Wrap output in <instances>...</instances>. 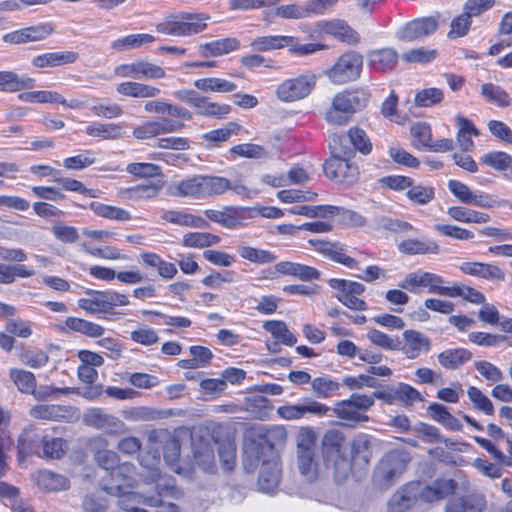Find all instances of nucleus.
<instances>
[{"label": "nucleus", "mask_w": 512, "mask_h": 512, "mask_svg": "<svg viewBox=\"0 0 512 512\" xmlns=\"http://www.w3.org/2000/svg\"><path fill=\"white\" fill-rule=\"evenodd\" d=\"M168 190L172 196L193 199L216 197L228 191L244 199H253L259 194V190L247 186L242 178L230 180L216 175H194L170 184Z\"/></svg>", "instance_id": "f257e3e1"}, {"label": "nucleus", "mask_w": 512, "mask_h": 512, "mask_svg": "<svg viewBox=\"0 0 512 512\" xmlns=\"http://www.w3.org/2000/svg\"><path fill=\"white\" fill-rule=\"evenodd\" d=\"M261 464L258 479L259 489L273 492L280 482V467L272 445L251 442L245 445L243 466L247 472H254Z\"/></svg>", "instance_id": "f03ea898"}, {"label": "nucleus", "mask_w": 512, "mask_h": 512, "mask_svg": "<svg viewBox=\"0 0 512 512\" xmlns=\"http://www.w3.org/2000/svg\"><path fill=\"white\" fill-rule=\"evenodd\" d=\"M452 479L436 480L431 486L411 482L396 491L388 502L389 512H405L417 502H433L445 498L455 491Z\"/></svg>", "instance_id": "7ed1b4c3"}, {"label": "nucleus", "mask_w": 512, "mask_h": 512, "mask_svg": "<svg viewBox=\"0 0 512 512\" xmlns=\"http://www.w3.org/2000/svg\"><path fill=\"white\" fill-rule=\"evenodd\" d=\"M321 463L324 470L330 471L336 481L347 478L351 462L347 456L344 435L338 430L327 431L321 443Z\"/></svg>", "instance_id": "20e7f679"}, {"label": "nucleus", "mask_w": 512, "mask_h": 512, "mask_svg": "<svg viewBox=\"0 0 512 512\" xmlns=\"http://www.w3.org/2000/svg\"><path fill=\"white\" fill-rule=\"evenodd\" d=\"M344 136L333 135L330 139L329 145L332 150L331 157L325 162L323 169L325 175L341 184H353L359 175L358 167L351 163L350 158L353 156V151L342 144Z\"/></svg>", "instance_id": "39448f33"}, {"label": "nucleus", "mask_w": 512, "mask_h": 512, "mask_svg": "<svg viewBox=\"0 0 512 512\" xmlns=\"http://www.w3.org/2000/svg\"><path fill=\"white\" fill-rule=\"evenodd\" d=\"M141 465L146 470L142 474L143 481L146 483H155L157 489L156 496L148 497L146 505L155 507L156 512H180V508L171 501L166 499H180L183 495L182 491L176 486L175 480L163 477L156 466L149 467L145 464L144 459Z\"/></svg>", "instance_id": "423d86ee"}, {"label": "nucleus", "mask_w": 512, "mask_h": 512, "mask_svg": "<svg viewBox=\"0 0 512 512\" xmlns=\"http://www.w3.org/2000/svg\"><path fill=\"white\" fill-rule=\"evenodd\" d=\"M210 16L205 13H190L186 11H173L166 14L158 22L155 29L158 33L175 36L187 37L204 31L207 27V21Z\"/></svg>", "instance_id": "0eeeda50"}, {"label": "nucleus", "mask_w": 512, "mask_h": 512, "mask_svg": "<svg viewBox=\"0 0 512 512\" xmlns=\"http://www.w3.org/2000/svg\"><path fill=\"white\" fill-rule=\"evenodd\" d=\"M149 452L153 453V460L159 463L160 453L163 454L166 464L177 474H186L179 465L180 443L167 429H153L147 433Z\"/></svg>", "instance_id": "6e6552de"}, {"label": "nucleus", "mask_w": 512, "mask_h": 512, "mask_svg": "<svg viewBox=\"0 0 512 512\" xmlns=\"http://www.w3.org/2000/svg\"><path fill=\"white\" fill-rule=\"evenodd\" d=\"M366 103L365 95L361 97L355 92H339L332 98L331 106L325 113V119L332 125H346L359 109L366 106Z\"/></svg>", "instance_id": "1a4fd4ad"}, {"label": "nucleus", "mask_w": 512, "mask_h": 512, "mask_svg": "<svg viewBox=\"0 0 512 512\" xmlns=\"http://www.w3.org/2000/svg\"><path fill=\"white\" fill-rule=\"evenodd\" d=\"M374 405L372 396L366 394H352L348 399L337 401L332 411L334 415L349 427L367 422L369 417L365 414Z\"/></svg>", "instance_id": "9d476101"}, {"label": "nucleus", "mask_w": 512, "mask_h": 512, "mask_svg": "<svg viewBox=\"0 0 512 512\" xmlns=\"http://www.w3.org/2000/svg\"><path fill=\"white\" fill-rule=\"evenodd\" d=\"M363 69V57L356 51L340 55L333 66L326 71L329 80L337 85L356 81Z\"/></svg>", "instance_id": "9b49d317"}, {"label": "nucleus", "mask_w": 512, "mask_h": 512, "mask_svg": "<svg viewBox=\"0 0 512 512\" xmlns=\"http://www.w3.org/2000/svg\"><path fill=\"white\" fill-rule=\"evenodd\" d=\"M316 82V74L306 71L303 74L281 82L276 89V95L282 102H295L309 96L315 88Z\"/></svg>", "instance_id": "f8f14e48"}, {"label": "nucleus", "mask_w": 512, "mask_h": 512, "mask_svg": "<svg viewBox=\"0 0 512 512\" xmlns=\"http://www.w3.org/2000/svg\"><path fill=\"white\" fill-rule=\"evenodd\" d=\"M328 285L336 291L335 297L347 308L357 311H364L367 309L366 302L359 298L365 292V286L362 283L331 278Z\"/></svg>", "instance_id": "ddd939ff"}, {"label": "nucleus", "mask_w": 512, "mask_h": 512, "mask_svg": "<svg viewBox=\"0 0 512 512\" xmlns=\"http://www.w3.org/2000/svg\"><path fill=\"white\" fill-rule=\"evenodd\" d=\"M440 15L416 18L403 25L396 33L399 40L413 42L433 34L439 26Z\"/></svg>", "instance_id": "4468645a"}, {"label": "nucleus", "mask_w": 512, "mask_h": 512, "mask_svg": "<svg viewBox=\"0 0 512 512\" xmlns=\"http://www.w3.org/2000/svg\"><path fill=\"white\" fill-rule=\"evenodd\" d=\"M108 475L109 479L103 485L108 494H122L125 489L134 488L138 482L135 466L130 462L119 464Z\"/></svg>", "instance_id": "2eb2a0df"}, {"label": "nucleus", "mask_w": 512, "mask_h": 512, "mask_svg": "<svg viewBox=\"0 0 512 512\" xmlns=\"http://www.w3.org/2000/svg\"><path fill=\"white\" fill-rule=\"evenodd\" d=\"M181 121L171 120L169 118H155L136 126L132 134L138 140H147L162 134L179 132L184 128Z\"/></svg>", "instance_id": "dca6fc26"}, {"label": "nucleus", "mask_w": 512, "mask_h": 512, "mask_svg": "<svg viewBox=\"0 0 512 512\" xmlns=\"http://www.w3.org/2000/svg\"><path fill=\"white\" fill-rule=\"evenodd\" d=\"M405 469L404 459L398 453L386 454L376 467L373 480L380 487L391 485L394 478Z\"/></svg>", "instance_id": "f3484780"}, {"label": "nucleus", "mask_w": 512, "mask_h": 512, "mask_svg": "<svg viewBox=\"0 0 512 512\" xmlns=\"http://www.w3.org/2000/svg\"><path fill=\"white\" fill-rule=\"evenodd\" d=\"M30 415L41 420L72 422L79 419L80 412L69 405L39 404L30 409Z\"/></svg>", "instance_id": "a211bd4d"}, {"label": "nucleus", "mask_w": 512, "mask_h": 512, "mask_svg": "<svg viewBox=\"0 0 512 512\" xmlns=\"http://www.w3.org/2000/svg\"><path fill=\"white\" fill-rule=\"evenodd\" d=\"M447 185L449 191L464 204L475 205L480 208H493L497 204V201L488 194L484 192L476 194L461 181L449 180Z\"/></svg>", "instance_id": "6ab92c4d"}, {"label": "nucleus", "mask_w": 512, "mask_h": 512, "mask_svg": "<svg viewBox=\"0 0 512 512\" xmlns=\"http://www.w3.org/2000/svg\"><path fill=\"white\" fill-rule=\"evenodd\" d=\"M331 409L316 400L313 399H305V401L301 404L297 405H285L281 406L277 409V414L285 420H299L303 418L306 414H312L316 416H324Z\"/></svg>", "instance_id": "aec40b11"}, {"label": "nucleus", "mask_w": 512, "mask_h": 512, "mask_svg": "<svg viewBox=\"0 0 512 512\" xmlns=\"http://www.w3.org/2000/svg\"><path fill=\"white\" fill-rule=\"evenodd\" d=\"M431 348L430 339L417 330H405L403 332V342L400 341L398 350L406 356L407 359H417L422 353H427Z\"/></svg>", "instance_id": "412c9836"}, {"label": "nucleus", "mask_w": 512, "mask_h": 512, "mask_svg": "<svg viewBox=\"0 0 512 512\" xmlns=\"http://www.w3.org/2000/svg\"><path fill=\"white\" fill-rule=\"evenodd\" d=\"M486 500L482 494H469L464 497L450 499L445 507L446 512H482ZM501 512H512V502L508 503Z\"/></svg>", "instance_id": "4be33fe9"}, {"label": "nucleus", "mask_w": 512, "mask_h": 512, "mask_svg": "<svg viewBox=\"0 0 512 512\" xmlns=\"http://www.w3.org/2000/svg\"><path fill=\"white\" fill-rule=\"evenodd\" d=\"M318 30L322 33L332 35L341 42L349 45H353L359 42L360 36L358 32L352 29L343 20H332V21H319L316 24Z\"/></svg>", "instance_id": "5701e85b"}, {"label": "nucleus", "mask_w": 512, "mask_h": 512, "mask_svg": "<svg viewBox=\"0 0 512 512\" xmlns=\"http://www.w3.org/2000/svg\"><path fill=\"white\" fill-rule=\"evenodd\" d=\"M245 209L236 206H226L222 210L206 209L205 216L225 228L235 229L244 220Z\"/></svg>", "instance_id": "b1692460"}, {"label": "nucleus", "mask_w": 512, "mask_h": 512, "mask_svg": "<svg viewBox=\"0 0 512 512\" xmlns=\"http://www.w3.org/2000/svg\"><path fill=\"white\" fill-rule=\"evenodd\" d=\"M296 467L301 477L312 483L324 474L321 461L315 453L296 455Z\"/></svg>", "instance_id": "393cba45"}, {"label": "nucleus", "mask_w": 512, "mask_h": 512, "mask_svg": "<svg viewBox=\"0 0 512 512\" xmlns=\"http://www.w3.org/2000/svg\"><path fill=\"white\" fill-rule=\"evenodd\" d=\"M460 270L467 275L490 281H502L505 278V272L500 267L488 263L463 262Z\"/></svg>", "instance_id": "a878e982"}, {"label": "nucleus", "mask_w": 512, "mask_h": 512, "mask_svg": "<svg viewBox=\"0 0 512 512\" xmlns=\"http://www.w3.org/2000/svg\"><path fill=\"white\" fill-rule=\"evenodd\" d=\"M79 59V53L75 51L48 52L32 59V65L36 68L57 67L75 63Z\"/></svg>", "instance_id": "bb28decb"}, {"label": "nucleus", "mask_w": 512, "mask_h": 512, "mask_svg": "<svg viewBox=\"0 0 512 512\" xmlns=\"http://www.w3.org/2000/svg\"><path fill=\"white\" fill-rule=\"evenodd\" d=\"M118 94L131 98H156L161 90L158 87L136 81H125L116 85Z\"/></svg>", "instance_id": "cd10ccee"}, {"label": "nucleus", "mask_w": 512, "mask_h": 512, "mask_svg": "<svg viewBox=\"0 0 512 512\" xmlns=\"http://www.w3.org/2000/svg\"><path fill=\"white\" fill-rule=\"evenodd\" d=\"M368 65L376 71H388L398 62V53L395 49L387 47L375 49L367 54Z\"/></svg>", "instance_id": "c85d7f7f"}, {"label": "nucleus", "mask_w": 512, "mask_h": 512, "mask_svg": "<svg viewBox=\"0 0 512 512\" xmlns=\"http://www.w3.org/2000/svg\"><path fill=\"white\" fill-rule=\"evenodd\" d=\"M162 219L171 224L192 227L197 229H206L209 222L202 218L182 210H166L162 214Z\"/></svg>", "instance_id": "c756f323"}, {"label": "nucleus", "mask_w": 512, "mask_h": 512, "mask_svg": "<svg viewBox=\"0 0 512 512\" xmlns=\"http://www.w3.org/2000/svg\"><path fill=\"white\" fill-rule=\"evenodd\" d=\"M240 48V42L236 38H223L215 41L200 44L198 52L201 56L216 57L236 51Z\"/></svg>", "instance_id": "7c9ffc66"}, {"label": "nucleus", "mask_w": 512, "mask_h": 512, "mask_svg": "<svg viewBox=\"0 0 512 512\" xmlns=\"http://www.w3.org/2000/svg\"><path fill=\"white\" fill-rule=\"evenodd\" d=\"M35 86V79L19 75L12 70L0 71V89L8 92H18L24 89H32Z\"/></svg>", "instance_id": "2f4dec72"}, {"label": "nucleus", "mask_w": 512, "mask_h": 512, "mask_svg": "<svg viewBox=\"0 0 512 512\" xmlns=\"http://www.w3.org/2000/svg\"><path fill=\"white\" fill-rule=\"evenodd\" d=\"M398 250L406 255H423L438 254L440 248L436 242L429 239L409 238L398 243Z\"/></svg>", "instance_id": "473e14b6"}, {"label": "nucleus", "mask_w": 512, "mask_h": 512, "mask_svg": "<svg viewBox=\"0 0 512 512\" xmlns=\"http://www.w3.org/2000/svg\"><path fill=\"white\" fill-rule=\"evenodd\" d=\"M195 464L205 473L214 474L217 470L215 464L214 447L210 442L193 443Z\"/></svg>", "instance_id": "72a5a7b5"}, {"label": "nucleus", "mask_w": 512, "mask_h": 512, "mask_svg": "<svg viewBox=\"0 0 512 512\" xmlns=\"http://www.w3.org/2000/svg\"><path fill=\"white\" fill-rule=\"evenodd\" d=\"M192 107L195 109L196 114L206 117L222 118L231 111L229 105L213 102L208 97L201 94H198Z\"/></svg>", "instance_id": "f704fd0d"}, {"label": "nucleus", "mask_w": 512, "mask_h": 512, "mask_svg": "<svg viewBox=\"0 0 512 512\" xmlns=\"http://www.w3.org/2000/svg\"><path fill=\"white\" fill-rule=\"evenodd\" d=\"M85 133L101 140H117L122 137V127L116 123L92 122L85 127Z\"/></svg>", "instance_id": "c9c22d12"}, {"label": "nucleus", "mask_w": 512, "mask_h": 512, "mask_svg": "<svg viewBox=\"0 0 512 512\" xmlns=\"http://www.w3.org/2000/svg\"><path fill=\"white\" fill-rule=\"evenodd\" d=\"M37 486L44 491H59L68 488L66 477L48 470L38 471L35 475Z\"/></svg>", "instance_id": "e433bc0d"}, {"label": "nucleus", "mask_w": 512, "mask_h": 512, "mask_svg": "<svg viewBox=\"0 0 512 512\" xmlns=\"http://www.w3.org/2000/svg\"><path fill=\"white\" fill-rule=\"evenodd\" d=\"M457 143L462 151H471L474 147V142L471 136H478L479 130L474 124L463 116H458L457 119Z\"/></svg>", "instance_id": "4c0bfd02"}, {"label": "nucleus", "mask_w": 512, "mask_h": 512, "mask_svg": "<svg viewBox=\"0 0 512 512\" xmlns=\"http://www.w3.org/2000/svg\"><path fill=\"white\" fill-rule=\"evenodd\" d=\"M293 43L292 36L267 35L255 38L250 46L255 51L265 52L274 49H281Z\"/></svg>", "instance_id": "58836bf2"}, {"label": "nucleus", "mask_w": 512, "mask_h": 512, "mask_svg": "<svg viewBox=\"0 0 512 512\" xmlns=\"http://www.w3.org/2000/svg\"><path fill=\"white\" fill-rule=\"evenodd\" d=\"M89 208L96 216L108 220L125 222L131 219V215L127 210L98 201L91 202Z\"/></svg>", "instance_id": "ea45409f"}, {"label": "nucleus", "mask_w": 512, "mask_h": 512, "mask_svg": "<svg viewBox=\"0 0 512 512\" xmlns=\"http://www.w3.org/2000/svg\"><path fill=\"white\" fill-rule=\"evenodd\" d=\"M155 40L153 35L147 33L130 34L112 41L110 46L115 51H126L153 43Z\"/></svg>", "instance_id": "a19ab883"}, {"label": "nucleus", "mask_w": 512, "mask_h": 512, "mask_svg": "<svg viewBox=\"0 0 512 512\" xmlns=\"http://www.w3.org/2000/svg\"><path fill=\"white\" fill-rule=\"evenodd\" d=\"M264 330L269 332L273 338L281 344L287 346H294L297 342V337L289 330L288 326L283 321L268 320L263 324Z\"/></svg>", "instance_id": "79ce46f5"}, {"label": "nucleus", "mask_w": 512, "mask_h": 512, "mask_svg": "<svg viewBox=\"0 0 512 512\" xmlns=\"http://www.w3.org/2000/svg\"><path fill=\"white\" fill-rule=\"evenodd\" d=\"M472 357L469 350L464 348L447 349L438 355V362L446 369H457Z\"/></svg>", "instance_id": "37998d69"}, {"label": "nucleus", "mask_w": 512, "mask_h": 512, "mask_svg": "<svg viewBox=\"0 0 512 512\" xmlns=\"http://www.w3.org/2000/svg\"><path fill=\"white\" fill-rule=\"evenodd\" d=\"M447 214L452 219L463 223L484 224L490 220V216L488 214L462 206H453L448 208Z\"/></svg>", "instance_id": "c03bdc74"}, {"label": "nucleus", "mask_w": 512, "mask_h": 512, "mask_svg": "<svg viewBox=\"0 0 512 512\" xmlns=\"http://www.w3.org/2000/svg\"><path fill=\"white\" fill-rule=\"evenodd\" d=\"M221 238L209 232H189L184 234L182 245L189 248H207L220 243Z\"/></svg>", "instance_id": "a18cd8bd"}, {"label": "nucleus", "mask_w": 512, "mask_h": 512, "mask_svg": "<svg viewBox=\"0 0 512 512\" xmlns=\"http://www.w3.org/2000/svg\"><path fill=\"white\" fill-rule=\"evenodd\" d=\"M65 324L70 330L82 333L91 338L101 337L105 332V329L101 325L77 317H68Z\"/></svg>", "instance_id": "49530a36"}, {"label": "nucleus", "mask_w": 512, "mask_h": 512, "mask_svg": "<svg viewBox=\"0 0 512 512\" xmlns=\"http://www.w3.org/2000/svg\"><path fill=\"white\" fill-rule=\"evenodd\" d=\"M194 86L204 92L229 93L236 90L237 85L222 78L209 77L194 81Z\"/></svg>", "instance_id": "de8ad7c7"}, {"label": "nucleus", "mask_w": 512, "mask_h": 512, "mask_svg": "<svg viewBox=\"0 0 512 512\" xmlns=\"http://www.w3.org/2000/svg\"><path fill=\"white\" fill-rule=\"evenodd\" d=\"M481 95L500 108L508 107L511 103L509 94L501 86L493 83L482 84Z\"/></svg>", "instance_id": "09e8293b"}, {"label": "nucleus", "mask_w": 512, "mask_h": 512, "mask_svg": "<svg viewBox=\"0 0 512 512\" xmlns=\"http://www.w3.org/2000/svg\"><path fill=\"white\" fill-rule=\"evenodd\" d=\"M338 210V207L332 205H302L292 207L288 211L294 215H303L310 218H326L335 215Z\"/></svg>", "instance_id": "8fccbe9b"}, {"label": "nucleus", "mask_w": 512, "mask_h": 512, "mask_svg": "<svg viewBox=\"0 0 512 512\" xmlns=\"http://www.w3.org/2000/svg\"><path fill=\"white\" fill-rule=\"evenodd\" d=\"M237 251L240 257L256 264H269L277 259V256L269 250L257 249L247 245H239Z\"/></svg>", "instance_id": "3c124183"}, {"label": "nucleus", "mask_w": 512, "mask_h": 512, "mask_svg": "<svg viewBox=\"0 0 512 512\" xmlns=\"http://www.w3.org/2000/svg\"><path fill=\"white\" fill-rule=\"evenodd\" d=\"M10 379L22 393L32 394L36 388L35 375L23 369H11L9 372Z\"/></svg>", "instance_id": "603ef678"}, {"label": "nucleus", "mask_w": 512, "mask_h": 512, "mask_svg": "<svg viewBox=\"0 0 512 512\" xmlns=\"http://www.w3.org/2000/svg\"><path fill=\"white\" fill-rule=\"evenodd\" d=\"M18 99L27 103H64V97L55 91L39 90L23 92Z\"/></svg>", "instance_id": "864d4df0"}, {"label": "nucleus", "mask_w": 512, "mask_h": 512, "mask_svg": "<svg viewBox=\"0 0 512 512\" xmlns=\"http://www.w3.org/2000/svg\"><path fill=\"white\" fill-rule=\"evenodd\" d=\"M317 435L312 427H302L296 435V455L315 453Z\"/></svg>", "instance_id": "5fc2aeb1"}, {"label": "nucleus", "mask_w": 512, "mask_h": 512, "mask_svg": "<svg viewBox=\"0 0 512 512\" xmlns=\"http://www.w3.org/2000/svg\"><path fill=\"white\" fill-rule=\"evenodd\" d=\"M217 446L218 456L225 472H230L234 469L236 459V446L233 441L226 439L221 442H214Z\"/></svg>", "instance_id": "6e6d98bb"}, {"label": "nucleus", "mask_w": 512, "mask_h": 512, "mask_svg": "<svg viewBox=\"0 0 512 512\" xmlns=\"http://www.w3.org/2000/svg\"><path fill=\"white\" fill-rule=\"evenodd\" d=\"M406 196L413 204L426 205L434 199L435 191L432 186L422 184L415 185L412 180L411 186H409L406 192Z\"/></svg>", "instance_id": "4d7b16f0"}, {"label": "nucleus", "mask_w": 512, "mask_h": 512, "mask_svg": "<svg viewBox=\"0 0 512 512\" xmlns=\"http://www.w3.org/2000/svg\"><path fill=\"white\" fill-rule=\"evenodd\" d=\"M447 297H462L473 304H482L486 300L483 293L463 284H454L453 286H449Z\"/></svg>", "instance_id": "13d9d810"}, {"label": "nucleus", "mask_w": 512, "mask_h": 512, "mask_svg": "<svg viewBox=\"0 0 512 512\" xmlns=\"http://www.w3.org/2000/svg\"><path fill=\"white\" fill-rule=\"evenodd\" d=\"M86 294L87 297L78 299V307L90 314L104 313L103 292L88 290Z\"/></svg>", "instance_id": "bf43d9fd"}, {"label": "nucleus", "mask_w": 512, "mask_h": 512, "mask_svg": "<svg viewBox=\"0 0 512 512\" xmlns=\"http://www.w3.org/2000/svg\"><path fill=\"white\" fill-rule=\"evenodd\" d=\"M481 163L499 171L506 170L512 165V156L503 151H492L480 158Z\"/></svg>", "instance_id": "052dcab7"}, {"label": "nucleus", "mask_w": 512, "mask_h": 512, "mask_svg": "<svg viewBox=\"0 0 512 512\" xmlns=\"http://www.w3.org/2000/svg\"><path fill=\"white\" fill-rule=\"evenodd\" d=\"M347 135L355 150L364 155L371 153L372 143L363 129L359 127H351L348 130Z\"/></svg>", "instance_id": "680f3d73"}, {"label": "nucleus", "mask_w": 512, "mask_h": 512, "mask_svg": "<svg viewBox=\"0 0 512 512\" xmlns=\"http://www.w3.org/2000/svg\"><path fill=\"white\" fill-rule=\"evenodd\" d=\"M81 247L83 251L93 257L107 259V260H126V255L122 254L120 250L112 246L105 248H98L91 246L88 242H82Z\"/></svg>", "instance_id": "e2e57ef3"}, {"label": "nucleus", "mask_w": 512, "mask_h": 512, "mask_svg": "<svg viewBox=\"0 0 512 512\" xmlns=\"http://www.w3.org/2000/svg\"><path fill=\"white\" fill-rule=\"evenodd\" d=\"M311 388L318 398L326 399L339 390L340 384L327 376L317 377L311 381Z\"/></svg>", "instance_id": "0e129e2a"}, {"label": "nucleus", "mask_w": 512, "mask_h": 512, "mask_svg": "<svg viewBox=\"0 0 512 512\" xmlns=\"http://www.w3.org/2000/svg\"><path fill=\"white\" fill-rule=\"evenodd\" d=\"M467 395L475 409L486 415H493L494 405L492 401L479 388L470 386L467 389Z\"/></svg>", "instance_id": "69168bd1"}, {"label": "nucleus", "mask_w": 512, "mask_h": 512, "mask_svg": "<svg viewBox=\"0 0 512 512\" xmlns=\"http://www.w3.org/2000/svg\"><path fill=\"white\" fill-rule=\"evenodd\" d=\"M126 172L138 178H154L162 175V168L153 163H130Z\"/></svg>", "instance_id": "338daca9"}, {"label": "nucleus", "mask_w": 512, "mask_h": 512, "mask_svg": "<svg viewBox=\"0 0 512 512\" xmlns=\"http://www.w3.org/2000/svg\"><path fill=\"white\" fill-rule=\"evenodd\" d=\"M472 25V19L462 11L460 15L455 16L450 23V30L447 33L449 39L464 37L468 34Z\"/></svg>", "instance_id": "774afa93"}]
</instances>
